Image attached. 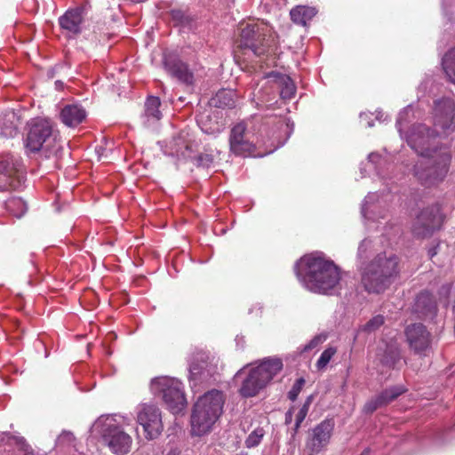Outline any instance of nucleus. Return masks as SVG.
Here are the masks:
<instances>
[{
	"label": "nucleus",
	"mask_w": 455,
	"mask_h": 455,
	"mask_svg": "<svg viewBox=\"0 0 455 455\" xmlns=\"http://www.w3.org/2000/svg\"><path fill=\"white\" fill-rule=\"evenodd\" d=\"M295 273L302 285L312 292L334 295L341 290L339 267L322 252L302 257L295 265Z\"/></svg>",
	"instance_id": "1"
},
{
	"label": "nucleus",
	"mask_w": 455,
	"mask_h": 455,
	"mask_svg": "<svg viewBox=\"0 0 455 455\" xmlns=\"http://www.w3.org/2000/svg\"><path fill=\"white\" fill-rule=\"evenodd\" d=\"M224 403V394L217 389L198 397L190 417L191 435L203 436L209 434L222 413Z\"/></svg>",
	"instance_id": "2"
},
{
	"label": "nucleus",
	"mask_w": 455,
	"mask_h": 455,
	"mask_svg": "<svg viewBox=\"0 0 455 455\" xmlns=\"http://www.w3.org/2000/svg\"><path fill=\"white\" fill-rule=\"evenodd\" d=\"M398 273V258L380 253L363 268L362 283L369 292L379 293L389 287Z\"/></svg>",
	"instance_id": "3"
},
{
	"label": "nucleus",
	"mask_w": 455,
	"mask_h": 455,
	"mask_svg": "<svg viewBox=\"0 0 455 455\" xmlns=\"http://www.w3.org/2000/svg\"><path fill=\"white\" fill-rule=\"evenodd\" d=\"M94 435L101 437L104 445L116 455H125L132 445L131 436L117 425L116 419L111 415H102L97 419L91 427Z\"/></svg>",
	"instance_id": "4"
},
{
	"label": "nucleus",
	"mask_w": 455,
	"mask_h": 455,
	"mask_svg": "<svg viewBox=\"0 0 455 455\" xmlns=\"http://www.w3.org/2000/svg\"><path fill=\"white\" fill-rule=\"evenodd\" d=\"M451 155L448 148L421 157L414 165L415 177L425 186H434L443 181L448 172Z\"/></svg>",
	"instance_id": "5"
},
{
	"label": "nucleus",
	"mask_w": 455,
	"mask_h": 455,
	"mask_svg": "<svg viewBox=\"0 0 455 455\" xmlns=\"http://www.w3.org/2000/svg\"><path fill=\"white\" fill-rule=\"evenodd\" d=\"M26 148L33 153L43 150L49 155L59 151L61 146L58 133L53 131L50 120L36 118L31 122L26 138Z\"/></svg>",
	"instance_id": "6"
},
{
	"label": "nucleus",
	"mask_w": 455,
	"mask_h": 455,
	"mask_svg": "<svg viewBox=\"0 0 455 455\" xmlns=\"http://www.w3.org/2000/svg\"><path fill=\"white\" fill-rule=\"evenodd\" d=\"M283 363L279 358H267L251 368L243 380L239 393L243 397H253L280 372Z\"/></svg>",
	"instance_id": "7"
},
{
	"label": "nucleus",
	"mask_w": 455,
	"mask_h": 455,
	"mask_svg": "<svg viewBox=\"0 0 455 455\" xmlns=\"http://www.w3.org/2000/svg\"><path fill=\"white\" fill-rule=\"evenodd\" d=\"M263 143L258 135L256 124L252 120H243L235 124L230 132V151L236 156H251L255 148Z\"/></svg>",
	"instance_id": "8"
},
{
	"label": "nucleus",
	"mask_w": 455,
	"mask_h": 455,
	"mask_svg": "<svg viewBox=\"0 0 455 455\" xmlns=\"http://www.w3.org/2000/svg\"><path fill=\"white\" fill-rule=\"evenodd\" d=\"M271 36L272 28L267 23H248L241 28L238 47L261 56L267 52Z\"/></svg>",
	"instance_id": "9"
},
{
	"label": "nucleus",
	"mask_w": 455,
	"mask_h": 455,
	"mask_svg": "<svg viewBox=\"0 0 455 455\" xmlns=\"http://www.w3.org/2000/svg\"><path fill=\"white\" fill-rule=\"evenodd\" d=\"M150 389L156 395H161L169 410L177 414L181 412L187 401L182 390V384L176 379L158 377L152 379Z\"/></svg>",
	"instance_id": "10"
},
{
	"label": "nucleus",
	"mask_w": 455,
	"mask_h": 455,
	"mask_svg": "<svg viewBox=\"0 0 455 455\" xmlns=\"http://www.w3.org/2000/svg\"><path fill=\"white\" fill-rule=\"evenodd\" d=\"M26 180V172L20 156H0V191L20 188Z\"/></svg>",
	"instance_id": "11"
},
{
	"label": "nucleus",
	"mask_w": 455,
	"mask_h": 455,
	"mask_svg": "<svg viewBox=\"0 0 455 455\" xmlns=\"http://www.w3.org/2000/svg\"><path fill=\"white\" fill-rule=\"evenodd\" d=\"M439 133L423 124H414L406 135L408 145L421 157L438 153L440 147L437 138Z\"/></svg>",
	"instance_id": "12"
},
{
	"label": "nucleus",
	"mask_w": 455,
	"mask_h": 455,
	"mask_svg": "<svg viewBox=\"0 0 455 455\" xmlns=\"http://www.w3.org/2000/svg\"><path fill=\"white\" fill-rule=\"evenodd\" d=\"M405 340L411 351L420 357L428 356L432 352L434 336L421 323H411L404 329Z\"/></svg>",
	"instance_id": "13"
},
{
	"label": "nucleus",
	"mask_w": 455,
	"mask_h": 455,
	"mask_svg": "<svg viewBox=\"0 0 455 455\" xmlns=\"http://www.w3.org/2000/svg\"><path fill=\"white\" fill-rule=\"evenodd\" d=\"M443 224V215L438 204L423 209L412 223L411 232L416 238L430 237Z\"/></svg>",
	"instance_id": "14"
},
{
	"label": "nucleus",
	"mask_w": 455,
	"mask_h": 455,
	"mask_svg": "<svg viewBox=\"0 0 455 455\" xmlns=\"http://www.w3.org/2000/svg\"><path fill=\"white\" fill-rule=\"evenodd\" d=\"M434 125L440 128L442 132L449 134L455 130V102L449 98L435 101Z\"/></svg>",
	"instance_id": "15"
},
{
	"label": "nucleus",
	"mask_w": 455,
	"mask_h": 455,
	"mask_svg": "<svg viewBox=\"0 0 455 455\" xmlns=\"http://www.w3.org/2000/svg\"><path fill=\"white\" fill-rule=\"evenodd\" d=\"M137 420L142 426L148 439L156 438L163 430L161 412L155 405H141L138 411Z\"/></svg>",
	"instance_id": "16"
},
{
	"label": "nucleus",
	"mask_w": 455,
	"mask_h": 455,
	"mask_svg": "<svg viewBox=\"0 0 455 455\" xmlns=\"http://www.w3.org/2000/svg\"><path fill=\"white\" fill-rule=\"evenodd\" d=\"M190 378L195 381H207L217 373V363L205 352H198L189 364Z\"/></svg>",
	"instance_id": "17"
},
{
	"label": "nucleus",
	"mask_w": 455,
	"mask_h": 455,
	"mask_svg": "<svg viewBox=\"0 0 455 455\" xmlns=\"http://www.w3.org/2000/svg\"><path fill=\"white\" fill-rule=\"evenodd\" d=\"M334 429V421L331 419L323 420L315 426L307 441L306 447L309 455H315L325 448L330 443Z\"/></svg>",
	"instance_id": "18"
},
{
	"label": "nucleus",
	"mask_w": 455,
	"mask_h": 455,
	"mask_svg": "<svg viewBox=\"0 0 455 455\" xmlns=\"http://www.w3.org/2000/svg\"><path fill=\"white\" fill-rule=\"evenodd\" d=\"M188 135V133L183 131L173 137L164 149V154L183 159L191 157L192 142Z\"/></svg>",
	"instance_id": "19"
},
{
	"label": "nucleus",
	"mask_w": 455,
	"mask_h": 455,
	"mask_svg": "<svg viewBox=\"0 0 455 455\" xmlns=\"http://www.w3.org/2000/svg\"><path fill=\"white\" fill-rule=\"evenodd\" d=\"M413 311L420 318L433 319L437 313V304L433 294L427 291L419 292L415 299Z\"/></svg>",
	"instance_id": "20"
},
{
	"label": "nucleus",
	"mask_w": 455,
	"mask_h": 455,
	"mask_svg": "<svg viewBox=\"0 0 455 455\" xmlns=\"http://www.w3.org/2000/svg\"><path fill=\"white\" fill-rule=\"evenodd\" d=\"M266 78L267 79L266 84L272 83L270 85L271 90L275 89L280 91L282 99L290 100L294 96L296 87L288 76L272 72L268 74Z\"/></svg>",
	"instance_id": "21"
},
{
	"label": "nucleus",
	"mask_w": 455,
	"mask_h": 455,
	"mask_svg": "<svg viewBox=\"0 0 455 455\" xmlns=\"http://www.w3.org/2000/svg\"><path fill=\"white\" fill-rule=\"evenodd\" d=\"M405 388L402 386L392 387L385 389L379 395L371 400L368 401L364 405V411L367 413H372L378 408L385 406L396 399L399 395L405 392Z\"/></svg>",
	"instance_id": "22"
},
{
	"label": "nucleus",
	"mask_w": 455,
	"mask_h": 455,
	"mask_svg": "<svg viewBox=\"0 0 455 455\" xmlns=\"http://www.w3.org/2000/svg\"><path fill=\"white\" fill-rule=\"evenodd\" d=\"M161 101L158 97H148L144 106V112L140 116L141 124L145 128H153L161 120L162 112L159 109Z\"/></svg>",
	"instance_id": "23"
},
{
	"label": "nucleus",
	"mask_w": 455,
	"mask_h": 455,
	"mask_svg": "<svg viewBox=\"0 0 455 455\" xmlns=\"http://www.w3.org/2000/svg\"><path fill=\"white\" fill-rule=\"evenodd\" d=\"M164 68L173 77L185 84H192L193 74L188 70L187 65L172 55L164 57Z\"/></svg>",
	"instance_id": "24"
},
{
	"label": "nucleus",
	"mask_w": 455,
	"mask_h": 455,
	"mask_svg": "<svg viewBox=\"0 0 455 455\" xmlns=\"http://www.w3.org/2000/svg\"><path fill=\"white\" fill-rule=\"evenodd\" d=\"M83 22L82 10H68L59 19V23L62 29L72 34L81 32V25Z\"/></svg>",
	"instance_id": "25"
},
{
	"label": "nucleus",
	"mask_w": 455,
	"mask_h": 455,
	"mask_svg": "<svg viewBox=\"0 0 455 455\" xmlns=\"http://www.w3.org/2000/svg\"><path fill=\"white\" fill-rule=\"evenodd\" d=\"M85 111L77 105H67L60 112L61 121L67 126H76L85 118Z\"/></svg>",
	"instance_id": "26"
},
{
	"label": "nucleus",
	"mask_w": 455,
	"mask_h": 455,
	"mask_svg": "<svg viewBox=\"0 0 455 455\" xmlns=\"http://www.w3.org/2000/svg\"><path fill=\"white\" fill-rule=\"evenodd\" d=\"M18 118L14 112H6L0 116V136L12 138L17 134Z\"/></svg>",
	"instance_id": "27"
},
{
	"label": "nucleus",
	"mask_w": 455,
	"mask_h": 455,
	"mask_svg": "<svg viewBox=\"0 0 455 455\" xmlns=\"http://www.w3.org/2000/svg\"><path fill=\"white\" fill-rule=\"evenodd\" d=\"M401 359V352L398 344L391 341L386 344L383 355L379 357L382 365L394 368Z\"/></svg>",
	"instance_id": "28"
},
{
	"label": "nucleus",
	"mask_w": 455,
	"mask_h": 455,
	"mask_svg": "<svg viewBox=\"0 0 455 455\" xmlns=\"http://www.w3.org/2000/svg\"><path fill=\"white\" fill-rule=\"evenodd\" d=\"M316 10L314 7L297 6L291 9L290 15L291 20L298 25L307 26V23L315 16Z\"/></svg>",
	"instance_id": "29"
},
{
	"label": "nucleus",
	"mask_w": 455,
	"mask_h": 455,
	"mask_svg": "<svg viewBox=\"0 0 455 455\" xmlns=\"http://www.w3.org/2000/svg\"><path fill=\"white\" fill-rule=\"evenodd\" d=\"M234 95L231 90L219 91L212 99V103L218 108H232L235 106Z\"/></svg>",
	"instance_id": "30"
},
{
	"label": "nucleus",
	"mask_w": 455,
	"mask_h": 455,
	"mask_svg": "<svg viewBox=\"0 0 455 455\" xmlns=\"http://www.w3.org/2000/svg\"><path fill=\"white\" fill-rule=\"evenodd\" d=\"M442 64L446 76L455 84V47L444 55Z\"/></svg>",
	"instance_id": "31"
},
{
	"label": "nucleus",
	"mask_w": 455,
	"mask_h": 455,
	"mask_svg": "<svg viewBox=\"0 0 455 455\" xmlns=\"http://www.w3.org/2000/svg\"><path fill=\"white\" fill-rule=\"evenodd\" d=\"M366 165L371 169L372 168L378 176L385 178V172L383 168L387 165V161L377 153H371L368 156V161Z\"/></svg>",
	"instance_id": "32"
},
{
	"label": "nucleus",
	"mask_w": 455,
	"mask_h": 455,
	"mask_svg": "<svg viewBox=\"0 0 455 455\" xmlns=\"http://www.w3.org/2000/svg\"><path fill=\"white\" fill-rule=\"evenodd\" d=\"M7 209L16 217H21L28 210L26 203L20 197H14L7 201Z\"/></svg>",
	"instance_id": "33"
},
{
	"label": "nucleus",
	"mask_w": 455,
	"mask_h": 455,
	"mask_svg": "<svg viewBox=\"0 0 455 455\" xmlns=\"http://www.w3.org/2000/svg\"><path fill=\"white\" fill-rule=\"evenodd\" d=\"M385 323V318L381 315H378L371 318L365 324L359 327V331L371 333L379 329Z\"/></svg>",
	"instance_id": "34"
},
{
	"label": "nucleus",
	"mask_w": 455,
	"mask_h": 455,
	"mask_svg": "<svg viewBox=\"0 0 455 455\" xmlns=\"http://www.w3.org/2000/svg\"><path fill=\"white\" fill-rule=\"evenodd\" d=\"M314 400V396L311 395L307 397L306 401L304 402L303 405L300 407L299 412L296 415V421H295V427L294 431L297 432L299 428L301 423L305 419V418L307 415V412L309 411V407Z\"/></svg>",
	"instance_id": "35"
},
{
	"label": "nucleus",
	"mask_w": 455,
	"mask_h": 455,
	"mask_svg": "<svg viewBox=\"0 0 455 455\" xmlns=\"http://www.w3.org/2000/svg\"><path fill=\"white\" fill-rule=\"evenodd\" d=\"M336 353L337 349L334 347H329L326 349H324L315 363L317 370L325 369Z\"/></svg>",
	"instance_id": "36"
},
{
	"label": "nucleus",
	"mask_w": 455,
	"mask_h": 455,
	"mask_svg": "<svg viewBox=\"0 0 455 455\" xmlns=\"http://www.w3.org/2000/svg\"><path fill=\"white\" fill-rule=\"evenodd\" d=\"M264 430L261 427H258L255 430H253L246 438L245 440V445L247 448H253L259 444L261 442V439L264 436Z\"/></svg>",
	"instance_id": "37"
},
{
	"label": "nucleus",
	"mask_w": 455,
	"mask_h": 455,
	"mask_svg": "<svg viewBox=\"0 0 455 455\" xmlns=\"http://www.w3.org/2000/svg\"><path fill=\"white\" fill-rule=\"evenodd\" d=\"M214 163V156L211 153L204 152L195 157V164L198 167L211 168Z\"/></svg>",
	"instance_id": "38"
},
{
	"label": "nucleus",
	"mask_w": 455,
	"mask_h": 455,
	"mask_svg": "<svg viewBox=\"0 0 455 455\" xmlns=\"http://www.w3.org/2000/svg\"><path fill=\"white\" fill-rule=\"evenodd\" d=\"M253 100L256 101V106L258 108L267 105L275 99V96L272 98L270 97V92L268 91L265 92L262 89H259L257 93H253Z\"/></svg>",
	"instance_id": "39"
},
{
	"label": "nucleus",
	"mask_w": 455,
	"mask_h": 455,
	"mask_svg": "<svg viewBox=\"0 0 455 455\" xmlns=\"http://www.w3.org/2000/svg\"><path fill=\"white\" fill-rule=\"evenodd\" d=\"M411 113H412V108L411 106H408L407 108H405L403 111H401L399 113L397 120H396V127H397L400 134H402L403 124L405 123H407V118L411 116Z\"/></svg>",
	"instance_id": "40"
},
{
	"label": "nucleus",
	"mask_w": 455,
	"mask_h": 455,
	"mask_svg": "<svg viewBox=\"0 0 455 455\" xmlns=\"http://www.w3.org/2000/svg\"><path fill=\"white\" fill-rule=\"evenodd\" d=\"M377 196L375 194H369L363 201V204L362 205V215L365 219H372L371 216V210H370L369 204L373 203V201L376 199Z\"/></svg>",
	"instance_id": "41"
},
{
	"label": "nucleus",
	"mask_w": 455,
	"mask_h": 455,
	"mask_svg": "<svg viewBox=\"0 0 455 455\" xmlns=\"http://www.w3.org/2000/svg\"><path fill=\"white\" fill-rule=\"evenodd\" d=\"M304 384H305V379L303 378L298 379L296 380V382L293 384L291 389L288 393V397L290 400L295 401L298 398Z\"/></svg>",
	"instance_id": "42"
},
{
	"label": "nucleus",
	"mask_w": 455,
	"mask_h": 455,
	"mask_svg": "<svg viewBox=\"0 0 455 455\" xmlns=\"http://www.w3.org/2000/svg\"><path fill=\"white\" fill-rule=\"evenodd\" d=\"M75 442L74 435L69 431H63L57 438L58 446L70 445Z\"/></svg>",
	"instance_id": "43"
},
{
	"label": "nucleus",
	"mask_w": 455,
	"mask_h": 455,
	"mask_svg": "<svg viewBox=\"0 0 455 455\" xmlns=\"http://www.w3.org/2000/svg\"><path fill=\"white\" fill-rule=\"evenodd\" d=\"M326 339V335L324 334H319L315 336L307 345H305L301 350V352H308L316 347H318L320 344H322Z\"/></svg>",
	"instance_id": "44"
},
{
	"label": "nucleus",
	"mask_w": 455,
	"mask_h": 455,
	"mask_svg": "<svg viewBox=\"0 0 455 455\" xmlns=\"http://www.w3.org/2000/svg\"><path fill=\"white\" fill-rule=\"evenodd\" d=\"M371 248V241L364 239L361 242L358 247L357 256L360 259L367 258L368 251Z\"/></svg>",
	"instance_id": "45"
},
{
	"label": "nucleus",
	"mask_w": 455,
	"mask_h": 455,
	"mask_svg": "<svg viewBox=\"0 0 455 455\" xmlns=\"http://www.w3.org/2000/svg\"><path fill=\"white\" fill-rule=\"evenodd\" d=\"M171 17L176 25H183L187 21V17L181 10H172Z\"/></svg>",
	"instance_id": "46"
},
{
	"label": "nucleus",
	"mask_w": 455,
	"mask_h": 455,
	"mask_svg": "<svg viewBox=\"0 0 455 455\" xmlns=\"http://www.w3.org/2000/svg\"><path fill=\"white\" fill-rule=\"evenodd\" d=\"M15 443L20 446V448L25 451L24 455H34L33 452L28 451V445L26 443V441L23 437H12Z\"/></svg>",
	"instance_id": "47"
},
{
	"label": "nucleus",
	"mask_w": 455,
	"mask_h": 455,
	"mask_svg": "<svg viewBox=\"0 0 455 455\" xmlns=\"http://www.w3.org/2000/svg\"><path fill=\"white\" fill-rule=\"evenodd\" d=\"M360 119H361L362 123H363V122L366 123L367 127H372L374 125L373 121L370 120V116L366 113H362L360 115Z\"/></svg>",
	"instance_id": "48"
},
{
	"label": "nucleus",
	"mask_w": 455,
	"mask_h": 455,
	"mask_svg": "<svg viewBox=\"0 0 455 455\" xmlns=\"http://www.w3.org/2000/svg\"><path fill=\"white\" fill-rule=\"evenodd\" d=\"M294 411V406L291 407L288 411L285 413V424L289 425L292 421V416Z\"/></svg>",
	"instance_id": "49"
},
{
	"label": "nucleus",
	"mask_w": 455,
	"mask_h": 455,
	"mask_svg": "<svg viewBox=\"0 0 455 455\" xmlns=\"http://www.w3.org/2000/svg\"><path fill=\"white\" fill-rule=\"evenodd\" d=\"M436 254H437V247L430 248L428 250V256L430 259H432Z\"/></svg>",
	"instance_id": "50"
},
{
	"label": "nucleus",
	"mask_w": 455,
	"mask_h": 455,
	"mask_svg": "<svg viewBox=\"0 0 455 455\" xmlns=\"http://www.w3.org/2000/svg\"><path fill=\"white\" fill-rule=\"evenodd\" d=\"M442 291L444 292L445 295H449V293L451 291V285L450 284L443 285L442 287Z\"/></svg>",
	"instance_id": "51"
},
{
	"label": "nucleus",
	"mask_w": 455,
	"mask_h": 455,
	"mask_svg": "<svg viewBox=\"0 0 455 455\" xmlns=\"http://www.w3.org/2000/svg\"><path fill=\"white\" fill-rule=\"evenodd\" d=\"M180 451H179L177 449H172L166 455H180Z\"/></svg>",
	"instance_id": "52"
},
{
	"label": "nucleus",
	"mask_w": 455,
	"mask_h": 455,
	"mask_svg": "<svg viewBox=\"0 0 455 455\" xmlns=\"http://www.w3.org/2000/svg\"><path fill=\"white\" fill-rule=\"evenodd\" d=\"M245 371V368H243L241 369L240 371H238L235 374V378H239L241 375H243Z\"/></svg>",
	"instance_id": "53"
},
{
	"label": "nucleus",
	"mask_w": 455,
	"mask_h": 455,
	"mask_svg": "<svg viewBox=\"0 0 455 455\" xmlns=\"http://www.w3.org/2000/svg\"><path fill=\"white\" fill-rule=\"evenodd\" d=\"M55 84H56V87H57V88H60V87H61V86H62V83H61L60 81H56V82H55Z\"/></svg>",
	"instance_id": "54"
},
{
	"label": "nucleus",
	"mask_w": 455,
	"mask_h": 455,
	"mask_svg": "<svg viewBox=\"0 0 455 455\" xmlns=\"http://www.w3.org/2000/svg\"><path fill=\"white\" fill-rule=\"evenodd\" d=\"M369 453V451L366 450L362 455H367Z\"/></svg>",
	"instance_id": "55"
},
{
	"label": "nucleus",
	"mask_w": 455,
	"mask_h": 455,
	"mask_svg": "<svg viewBox=\"0 0 455 455\" xmlns=\"http://www.w3.org/2000/svg\"><path fill=\"white\" fill-rule=\"evenodd\" d=\"M3 435V436H7L8 435H7V434H5V433H3V435Z\"/></svg>",
	"instance_id": "56"
},
{
	"label": "nucleus",
	"mask_w": 455,
	"mask_h": 455,
	"mask_svg": "<svg viewBox=\"0 0 455 455\" xmlns=\"http://www.w3.org/2000/svg\"><path fill=\"white\" fill-rule=\"evenodd\" d=\"M180 455H181V453Z\"/></svg>",
	"instance_id": "57"
}]
</instances>
